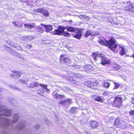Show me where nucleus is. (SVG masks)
<instances>
[{"label":"nucleus","instance_id":"1","mask_svg":"<svg viewBox=\"0 0 134 134\" xmlns=\"http://www.w3.org/2000/svg\"><path fill=\"white\" fill-rule=\"evenodd\" d=\"M2 89L0 88V92L2 91ZM4 107L0 105V127L3 129H7L9 126L11 124H14L17 122L19 117L18 114L14 115L13 119L10 121L8 119L3 118V116H8L11 115L12 111L10 109L4 108Z\"/></svg>","mask_w":134,"mask_h":134},{"label":"nucleus","instance_id":"2","mask_svg":"<svg viewBox=\"0 0 134 134\" xmlns=\"http://www.w3.org/2000/svg\"><path fill=\"white\" fill-rule=\"evenodd\" d=\"M99 42L101 44L106 46L113 51L117 47V44H115V41L113 37H111L108 41L100 39Z\"/></svg>","mask_w":134,"mask_h":134},{"label":"nucleus","instance_id":"3","mask_svg":"<svg viewBox=\"0 0 134 134\" xmlns=\"http://www.w3.org/2000/svg\"><path fill=\"white\" fill-rule=\"evenodd\" d=\"M93 56L94 60L97 61L98 63H101L102 65H104L106 64H108L109 61L107 59L102 55V54H98L97 53H94Z\"/></svg>","mask_w":134,"mask_h":134},{"label":"nucleus","instance_id":"4","mask_svg":"<svg viewBox=\"0 0 134 134\" xmlns=\"http://www.w3.org/2000/svg\"><path fill=\"white\" fill-rule=\"evenodd\" d=\"M51 34L53 35H63L65 37H69L70 34L67 32L61 30L59 29L55 30L51 32Z\"/></svg>","mask_w":134,"mask_h":134},{"label":"nucleus","instance_id":"5","mask_svg":"<svg viewBox=\"0 0 134 134\" xmlns=\"http://www.w3.org/2000/svg\"><path fill=\"white\" fill-rule=\"evenodd\" d=\"M59 60L61 63H64L67 65L69 66V64L71 63V60L64 55H61L59 58Z\"/></svg>","mask_w":134,"mask_h":134},{"label":"nucleus","instance_id":"6","mask_svg":"<svg viewBox=\"0 0 134 134\" xmlns=\"http://www.w3.org/2000/svg\"><path fill=\"white\" fill-rule=\"evenodd\" d=\"M122 98L120 97H116L113 101V105L114 106L119 108L121 105L122 102Z\"/></svg>","mask_w":134,"mask_h":134},{"label":"nucleus","instance_id":"7","mask_svg":"<svg viewBox=\"0 0 134 134\" xmlns=\"http://www.w3.org/2000/svg\"><path fill=\"white\" fill-rule=\"evenodd\" d=\"M87 86L91 87L93 89H96L97 88L98 83L96 82L89 81L87 84Z\"/></svg>","mask_w":134,"mask_h":134},{"label":"nucleus","instance_id":"8","mask_svg":"<svg viewBox=\"0 0 134 134\" xmlns=\"http://www.w3.org/2000/svg\"><path fill=\"white\" fill-rule=\"evenodd\" d=\"M59 103L64 106H69L72 103L71 99L68 98L66 100L62 101Z\"/></svg>","mask_w":134,"mask_h":134},{"label":"nucleus","instance_id":"9","mask_svg":"<svg viewBox=\"0 0 134 134\" xmlns=\"http://www.w3.org/2000/svg\"><path fill=\"white\" fill-rule=\"evenodd\" d=\"M25 126V122L21 121L16 126V128L19 130H21L24 129Z\"/></svg>","mask_w":134,"mask_h":134},{"label":"nucleus","instance_id":"10","mask_svg":"<svg viewBox=\"0 0 134 134\" xmlns=\"http://www.w3.org/2000/svg\"><path fill=\"white\" fill-rule=\"evenodd\" d=\"M71 75L72 77L77 78H82L83 77V75L79 73H76L74 72H71Z\"/></svg>","mask_w":134,"mask_h":134},{"label":"nucleus","instance_id":"11","mask_svg":"<svg viewBox=\"0 0 134 134\" xmlns=\"http://www.w3.org/2000/svg\"><path fill=\"white\" fill-rule=\"evenodd\" d=\"M66 29L68 31L74 32L77 31L78 29L76 27H73L71 26H68L66 27Z\"/></svg>","mask_w":134,"mask_h":134},{"label":"nucleus","instance_id":"12","mask_svg":"<svg viewBox=\"0 0 134 134\" xmlns=\"http://www.w3.org/2000/svg\"><path fill=\"white\" fill-rule=\"evenodd\" d=\"M42 25L45 28L46 31L47 32H48L51 31L53 29L51 25H46L42 24Z\"/></svg>","mask_w":134,"mask_h":134},{"label":"nucleus","instance_id":"13","mask_svg":"<svg viewBox=\"0 0 134 134\" xmlns=\"http://www.w3.org/2000/svg\"><path fill=\"white\" fill-rule=\"evenodd\" d=\"M76 32V34L74 36V37L78 39H80L81 38L82 34L80 30L78 29L77 31L75 32Z\"/></svg>","mask_w":134,"mask_h":134},{"label":"nucleus","instance_id":"14","mask_svg":"<svg viewBox=\"0 0 134 134\" xmlns=\"http://www.w3.org/2000/svg\"><path fill=\"white\" fill-rule=\"evenodd\" d=\"M52 95L57 99L60 98L62 99L64 98V96L63 95L58 94L56 92H54L53 93Z\"/></svg>","mask_w":134,"mask_h":134},{"label":"nucleus","instance_id":"15","mask_svg":"<svg viewBox=\"0 0 134 134\" xmlns=\"http://www.w3.org/2000/svg\"><path fill=\"white\" fill-rule=\"evenodd\" d=\"M119 46L120 47L119 49L120 51L119 54L121 55H124L126 53L125 48L123 46H120V45Z\"/></svg>","mask_w":134,"mask_h":134},{"label":"nucleus","instance_id":"16","mask_svg":"<svg viewBox=\"0 0 134 134\" xmlns=\"http://www.w3.org/2000/svg\"><path fill=\"white\" fill-rule=\"evenodd\" d=\"M125 10L131 12H134V4L126 7Z\"/></svg>","mask_w":134,"mask_h":134},{"label":"nucleus","instance_id":"17","mask_svg":"<svg viewBox=\"0 0 134 134\" xmlns=\"http://www.w3.org/2000/svg\"><path fill=\"white\" fill-rule=\"evenodd\" d=\"M92 67L90 65H86L84 67V70L87 72L90 71L92 70Z\"/></svg>","mask_w":134,"mask_h":134},{"label":"nucleus","instance_id":"18","mask_svg":"<svg viewBox=\"0 0 134 134\" xmlns=\"http://www.w3.org/2000/svg\"><path fill=\"white\" fill-rule=\"evenodd\" d=\"M90 124H91V126L93 128L97 127L98 126V122L95 121H92L90 122Z\"/></svg>","mask_w":134,"mask_h":134},{"label":"nucleus","instance_id":"19","mask_svg":"<svg viewBox=\"0 0 134 134\" xmlns=\"http://www.w3.org/2000/svg\"><path fill=\"white\" fill-rule=\"evenodd\" d=\"M94 35L93 33L90 31H87L85 35V37H87L90 35L92 36Z\"/></svg>","mask_w":134,"mask_h":134},{"label":"nucleus","instance_id":"20","mask_svg":"<svg viewBox=\"0 0 134 134\" xmlns=\"http://www.w3.org/2000/svg\"><path fill=\"white\" fill-rule=\"evenodd\" d=\"M70 111L71 113L75 114L77 112V108L75 107H73L71 108Z\"/></svg>","mask_w":134,"mask_h":134},{"label":"nucleus","instance_id":"21","mask_svg":"<svg viewBox=\"0 0 134 134\" xmlns=\"http://www.w3.org/2000/svg\"><path fill=\"white\" fill-rule=\"evenodd\" d=\"M20 72H15L14 73L11 74V76L12 77H14V78L15 77H20V75L19 74Z\"/></svg>","mask_w":134,"mask_h":134},{"label":"nucleus","instance_id":"22","mask_svg":"<svg viewBox=\"0 0 134 134\" xmlns=\"http://www.w3.org/2000/svg\"><path fill=\"white\" fill-rule=\"evenodd\" d=\"M94 100L99 102H102L103 101V99L100 96H97L94 98Z\"/></svg>","mask_w":134,"mask_h":134},{"label":"nucleus","instance_id":"23","mask_svg":"<svg viewBox=\"0 0 134 134\" xmlns=\"http://www.w3.org/2000/svg\"><path fill=\"white\" fill-rule=\"evenodd\" d=\"M39 85V84L37 82H33L31 83L30 86L32 88L37 87Z\"/></svg>","mask_w":134,"mask_h":134},{"label":"nucleus","instance_id":"24","mask_svg":"<svg viewBox=\"0 0 134 134\" xmlns=\"http://www.w3.org/2000/svg\"><path fill=\"white\" fill-rule=\"evenodd\" d=\"M42 14L45 16L47 17L49 16V12L47 10H43Z\"/></svg>","mask_w":134,"mask_h":134},{"label":"nucleus","instance_id":"25","mask_svg":"<svg viewBox=\"0 0 134 134\" xmlns=\"http://www.w3.org/2000/svg\"><path fill=\"white\" fill-rule=\"evenodd\" d=\"M24 26L26 28L29 29H31L34 27V26L33 25L30 24H25Z\"/></svg>","mask_w":134,"mask_h":134},{"label":"nucleus","instance_id":"26","mask_svg":"<svg viewBox=\"0 0 134 134\" xmlns=\"http://www.w3.org/2000/svg\"><path fill=\"white\" fill-rule=\"evenodd\" d=\"M113 67L114 68L115 70L119 69L120 68V66L118 64L116 63H114L113 65Z\"/></svg>","mask_w":134,"mask_h":134},{"label":"nucleus","instance_id":"27","mask_svg":"<svg viewBox=\"0 0 134 134\" xmlns=\"http://www.w3.org/2000/svg\"><path fill=\"white\" fill-rule=\"evenodd\" d=\"M103 86L104 87L108 88L110 86V84L107 82H104L103 84Z\"/></svg>","mask_w":134,"mask_h":134},{"label":"nucleus","instance_id":"28","mask_svg":"<svg viewBox=\"0 0 134 134\" xmlns=\"http://www.w3.org/2000/svg\"><path fill=\"white\" fill-rule=\"evenodd\" d=\"M44 29L42 27H38L37 29V31L40 33H42Z\"/></svg>","mask_w":134,"mask_h":134},{"label":"nucleus","instance_id":"29","mask_svg":"<svg viewBox=\"0 0 134 134\" xmlns=\"http://www.w3.org/2000/svg\"><path fill=\"white\" fill-rule=\"evenodd\" d=\"M114 124L116 125L120 124L119 119V118H117L114 121Z\"/></svg>","mask_w":134,"mask_h":134},{"label":"nucleus","instance_id":"30","mask_svg":"<svg viewBox=\"0 0 134 134\" xmlns=\"http://www.w3.org/2000/svg\"><path fill=\"white\" fill-rule=\"evenodd\" d=\"M114 83L115 85V87L114 88V89L118 88L120 86V84L119 83H117L115 82H114Z\"/></svg>","mask_w":134,"mask_h":134},{"label":"nucleus","instance_id":"31","mask_svg":"<svg viewBox=\"0 0 134 134\" xmlns=\"http://www.w3.org/2000/svg\"><path fill=\"white\" fill-rule=\"evenodd\" d=\"M13 47L17 49L18 50H19L20 51H22L23 50V49L22 48V47L19 46H18L16 47L15 46H13Z\"/></svg>","mask_w":134,"mask_h":134},{"label":"nucleus","instance_id":"32","mask_svg":"<svg viewBox=\"0 0 134 134\" xmlns=\"http://www.w3.org/2000/svg\"><path fill=\"white\" fill-rule=\"evenodd\" d=\"M66 27H63L62 26H59V27L58 28V29H59L61 30H63L64 31V30H65L66 29Z\"/></svg>","mask_w":134,"mask_h":134},{"label":"nucleus","instance_id":"33","mask_svg":"<svg viewBox=\"0 0 134 134\" xmlns=\"http://www.w3.org/2000/svg\"><path fill=\"white\" fill-rule=\"evenodd\" d=\"M40 85L42 88H43L44 89H45L47 87V85L42 84H40Z\"/></svg>","mask_w":134,"mask_h":134},{"label":"nucleus","instance_id":"34","mask_svg":"<svg viewBox=\"0 0 134 134\" xmlns=\"http://www.w3.org/2000/svg\"><path fill=\"white\" fill-rule=\"evenodd\" d=\"M43 9L42 8H39L36 9V11L38 12L41 13V12H43Z\"/></svg>","mask_w":134,"mask_h":134},{"label":"nucleus","instance_id":"35","mask_svg":"<svg viewBox=\"0 0 134 134\" xmlns=\"http://www.w3.org/2000/svg\"><path fill=\"white\" fill-rule=\"evenodd\" d=\"M19 81L21 82L22 83H23L25 84L27 83V81L23 80L20 79L19 80Z\"/></svg>","mask_w":134,"mask_h":134},{"label":"nucleus","instance_id":"36","mask_svg":"<svg viewBox=\"0 0 134 134\" xmlns=\"http://www.w3.org/2000/svg\"><path fill=\"white\" fill-rule=\"evenodd\" d=\"M33 38L32 36H28L27 37V39L29 40H31Z\"/></svg>","mask_w":134,"mask_h":134},{"label":"nucleus","instance_id":"37","mask_svg":"<svg viewBox=\"0 0 134 134\" xmlns=\"http://www.w3.org/2000/svg\"><path fill=\"white\" fill-rule=\"evenodd\" d=\"M12 88H14V89L15 90H16L18 91H20V89L18 88H17L16 87H14L13 86Z\"/></svg>","mask_w":134,"mask_h":134},{"label":"nucleus","instance_id":"38","mask_svg":"<svg viewBox=\"0 0 134 134\" xmlns=\"http://www.w3.org/2000/svg\"><path fill=\"white\" fill-rule=\"evenodd\" d=\"M129 113L130 115L134 114V110H132L129 112Z\"/></svg>","mask_w":134,"mask_h":134},{"label":"nucleus","instance_id":"39","mask_svg":"<svg viewBox=\"0 0 134 134\" xmlns=\"http://www.w3.org/2000/svg\"><path fill=\"white\" fill-rule=\"evenodd\" d=\"M79 17L82 19H85V16H84V15H80L79 16Z\"/></svg>","mask_w":134,"mask_h":134},{"label":"nucleus","instance_id":"40","mask_svg":"<svg viewBox=\"0 0 134 134\" xmlns=\"http://www.w3.org/2000/svg\"><path fill=\"white\" fill-rule=\"evenodd\" d=\"M19 58L20 59V61L21 62H23L24 60V58H23L20 57Z\"/></svg>","mask_w":134,"mask_h":134},{"label":"nucleus","instance_id":"41","mask_svg":"<svg viewBox=\"0 0 134 134\" xmlns=\"http://www.w3.org/2000/svg\"><path fill=\"white\" fill-rule=\"evenodd\" d=\"M38 91H40L41 93H43L44 92V91L42 88L39 89Z\"/></svg>","mask_w":134,"mask_h":134},{"label":"nucleus","instance_id":"42","mask_svg":"<svg viewBox=\"0 0 134 134\" xmlns=\"http://www.w3.org/2000/svg\"><path fill=\"white\" fill-rule=\"evenodd\" d=\"M12 24H13L14 25V26H15V27H16V26H18L17 25V24H16V23L14 21H13V22H12Z\"/></svg>","mask_w":134,"mask_h":134},{"label":"nucleus","instance_id":"43","mask_svg":"<svg viewBox=\"0 0 134 134\" xmlns=\"http://www.w3.org/2000/svg\"><path fill=\"white\" fill-rule=\"evenodd\" d=\"M45 122L47 124H49L50 123V122L47 120H45Z\"/></svg>","mask_w":134,"mask_h":134},{"label":"nucleus","instance_id":"44","mask_svg":"<svg viewBox=\"0 0 134 134\" xmlns=\"http://www.w3.org/2000/svg\"><path fill=\"white\" fill-rule=\"evenodd\" d=\"M73 67L74 68H79V66L78 65H73Z\"/></svg>","mask_w":134,"mask_h":134},{"label":"nucleus","instance_id":"45","mask_svg":"<svg viewBox=\"0 0 134 134\" xmlns=\"http://www.w3.org/2000/svg\"><path fill=\"white\" fill-rule=\"evenodd\" d=\"M40 125L37 124L35 126V128L36 129H38L40 127Z\"/></svg>","mask_w":134,"mask_h":134},{"label":"nucleus","instance_id":"46","mask_svg":"<svg viewBox=\"0 0 134 134\" xmlns=\"http://www.w3.org/2000/svg\"><path fill=\"white\" fill-rule=\"evenodd\" d=\"M85 19H87L88 20H90V18L88 16H85Z\"/></svg>","mask_w":134,"mask_h":134},{"label":"nucleus","instance_id":"47","mask_svg":"<svg viewBox=\"0 0 134 134\" xmlns=\"http://www.w3.org/2000/svg\"><path fill=\"white\" fill-rule=\"evenodd\" d=\"M32 46L31 45H29L28 44H27L26 46V47H27L29 48V47L30 48H31Z\"/></svg>","mask_w":134,"mask_h":134},{"label":"nucleus","instance_id":"48","mask_svg":"<svg viewBox=\"0 0 134 134\" xmlns=\"http://www.w3.org/2000/svg\"><path fill=\"white\" fill-rule=\"evenodd\" d=\"M108 94L106 92H104L103 93V94L104 96H107Z\"/></svg>","mask_w":134,"mask_h":134},{"label":"nucleus","instance_id":"49","mask_svg":"<svg viewBox=\"0 0 134 134\" xmlns=\"http://www.w3.org/2000/svg\"><path fill=\"white\" fill-rule=\"evenodd\" d=\"M66 89L68 90V91H71V90H72V89H70V88H69L67 87Z\"/></svg>","mask_w":134,"mask_h":134},{"label":"nucleus","instance_id":"50","mask_svg":"<svg viewBox=\"0 0 134 134\" xmlns=\"http://www.w3.org/2000/svg\"><path fill=\"white\" fill-rule=\"evenodd\" d=\"M132 103L134 104V98H132Z\"/></svg>","mask_w":134,"mask_h":134},{"label":"nucleus","instance_id":"51","mask_svg":"<svg viewBox=\"0 0 134 134\" xmlns=\"http://www.w3.org/2000/svg\"><path fill=\"white\" fill-rule=\"evenodd\" d=\"M85 133L86 134H91L90 132H87V131H86L85 132Z\"/></svg>","mask_w":134,"mask_h":134},{"label":"nucleus","instance_id":"52","mask_svg":"<svg viewBox=\"0 0 134 134\" xmlns=\"http://www.w3.org/2000/svg\"><path fill=\"white\" fill-rule=\"evenodd\" d=\"M45 90H46V91H49V90H48V88H47Z\"/></svg>","mask_w":134,"mask_h":134},{"label":"nucleus","instance_id":"53","mask_svg":"<svg viewBox=\"0 0 134 134\" xmlns=\"http://www.w3.org/2000/svg\"><path fill=\"white\" fill-rule=\"evenodd\" d=\"M132 57L134 58V53L132 55Z\"/></svg>","mask_w":134,"mask_h":134},{"label":"nucleus","instance_id":"54","mask_svg":"<svg viewBox=\"0 0 134 134\" xmlns=\"http://www.w3.org/2000/svg\"><path fill=\"white\" fill-rule=\"evenodd\" d=\"M69 21L70 22H72V20H70Z\"/></svg>","mask_w":134,"mask_h":134},{"label":"nucleus","instance_id":"55","mask_svg":"<svg viewBox=\"0 0 134 134\" xmlns=\"http://www.w3.org/2000/svg\"><path fill=\"white\" fill-rule=\"evenodd\" d=\"M9 43V44H10V42H9V43L8 42V43Z\"/></svg>","mask_w":134,"mask_h":134}]
</instances>
